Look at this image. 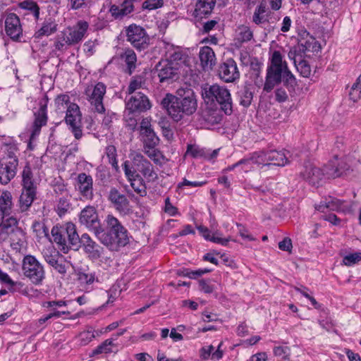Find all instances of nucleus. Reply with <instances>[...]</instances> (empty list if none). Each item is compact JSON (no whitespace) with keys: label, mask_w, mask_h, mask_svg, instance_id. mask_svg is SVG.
I'll return each mask as SVG.
<instances>
[{"label":"nucleus","mask_w":361,"mask_h":361,"mask_svg":"<svg viewBox=\"0 0 361 361\" xmlns=\"http://www.w3.org/2000/svg\"><path fill=\"white\" fill-rule=\"evenodd\" d=\"M161 104L176 122L194 114L197 107L196 96L193 90L188 87L178 89L176 95L166 94Z\"/></svg>","instance_id":"obj_1"},{"label":"nucleus","mask_w":361,"mask_h":361,"mask_svg":"<svg viewBox=\"0 0 361 361\" xmlns=\"http://www.w3.org/2000/svg\"><path fill=\"white\" fill-rule=\"evenodd\" d=\"M281 82L288 90H293L296 85V79L289 71L286 61L283 60L281 52L274 51L267 67L264 90L269 92Z\"/></svg>","instance_id":"obj_2"},{"label":"nucleus","mask_w":361,"mask_h":361,"mask_svg":"<svg viewBox=\"0 0 361 361\" xmlns=\"http://www.w3.org/2000/svg\"><path fill=\"white\" fill-rule=\"evenodd\" d=\"M202 96L206 104L212 108H219L228 115L232 113V99L226 87L217 84H207L202 88Z\"/></svg>","instance_id":"obj_3"},{"label":"nucleus","mask_w":361,"mask_h":361,"mask_svg":"<svg viewBox=\"0 0 361 361\" xmlns=\"http://www.w3.org/2000/svg\"><path fill=\"white\" fill-rule=\"evenodd\" d=\"M51 235L54 241L63 252L67 253L70 249L79 250L80 237L73 223L68 222L63 226H54L51 229Z\"/></svg>","instance_id":"obj_4"},{"label":"nucleus","mask_w":361,"mask_h":361,"mask_svg":"<svg viewBox=\"0 0 361 361\" xmlns=\"http://www.w3.org/2000/svg\"><path fill=\"white\" fill-rule=\"evenodd\" d=\"M122 167L126 177H142L139 174L140 172L148 182L154 181L158 178L152 164L140 153L134 154L131 164L126 161Z\"/></svg>","instance_id":"obj_5"},{"label":"nucleus","mask_w":361,"mask_h":361,"mask_svg":"<svg viewBox=\"0 0 361 361\" xmlns=\"http://www.w3.org/2000/svg\"><path fill=\"white\" fill-rule=\"evenodd\" d=\"M47 103L48 97L47 95H44L39 99V109L34 111L35 120L30 129V135L27 143V149L30 150L34 149L35 146L32 145V142L36 140L37 137L39 135L42 127L46 126L47 123Z\"/></svg>","instance_id":"obj_6"},{"label":"nucleus","mask_w":361,"mask_h":361,"mask_svg":"<svg viewBox=\"0 0 361 361\" xmlns=\"http://www.w3.org/2000/svg\"><path fill=\"white\" fill-rule=\"evenodd\" d=\"M97 238L102 244L111 251H117L120 247H124L130 243L128 231L126 228L118 231L105 233L103 227L97 235Z\"/></svg>","instance_id":"obj_7"},{"label":"nucleus","mask_w":361,"mask_h":361,"mask_svg":"<svg viewBox=\"0 0 361 361\" xmlns=\"http://www.w3.org/2000/svg\"><path fill=\"white\" fill-rule=\"evenodd\" d=\"M126 32L127 41L137 50L142 51L148 48L150 38L142 27L132 24L126 28Z\"/></svg>","instance_id":"obj_8"},{"label":"nucleus","mask_w":361,"mask_h":361,"mask_svg":"<svg viewBox=\"0 0 361 361\" xmlns=\"http://www.w3.org/2000/svg\"><path fill=\"white\" fill-rule=\"evenodd\" d=\"M24 276L35 285L40 284L44 278L42 265L32 255L24 257Z\"/></svg>","instance_id":"obj_9"},{"label":"nucleus","mask_w":361,"mask_h":361,"mask_svg":"<svg viewBox=\"0 0 361 361\" xmlns=\"http://www.w3.org/2000/svg\"><path fill=\"white\" fill-rule=\"evenodd\" d=\"M79 221L90 231L94 233L96 237L102 228L97 210L92 206H87L81 211Z\"/></svg>","instance_id":"obj_10"},{"label":"nucleus","mask_w":361,"mask_h":361,"mask_svg":"<svg viewBox=\"0 0 361 361\" xmlns=\"http://www.w3.org/2000/svg\"><path fill=\"white\" fill-rule=\"evenodd\" d=\"M80 247L82 248L85 254L92 261L100 259L104 252V247L96 243L87 233H83L80 238Z\"/></svg>","instance_id":"obj_11"},{"label":"nucleus","mask_w":361,"mask_h":361,"mask_svg":"<svg viewBox=\"0 0 361 361\" xmlns=\"http://www.w3.org/2000/svg\"><path fill=\"white\" fill-rule=\"evenodd\" d=\"M300 176L312 185H318L320 181L326 177V166L324 170L317 167L312 162L307 161L304 163L303 169Z\"/></svg>","instance_id":"obj_12"},{"label":"nucleus","mask_w":361,"mask_h":361,"mask_svg":"<svg viewBox=\"0 0 361 361\" xmlns=\"http://www.w3.org/2000/svg\"><path fill=\"white\" fill-rule=\"evenodd\" d=\"M108 200L114 209L122 215H128L133 212L127 197L121 194L116 188H111L109 192Z\"/></svg>","instance_id":"obj_13"},{"label":"nucleus","mask_w":361,"mask_h":361,"mask_svg":"<svg viewBox=\"0 0 361 361\" xmlns=\"http://www.w3.org/2000/svg\"><path fill=\"white\" fill-rule=\"evenodd\" d=\"M160 82H171L178 78V68L168 61H159L155 67Z\"/></svg>","instance_id":"obj_14"},{"label":"nucleus","mask_w":361,"mask_h":361,"mask_svg":"<svg viewBox=\"0 0 361 361\" xmlns=\"http://www.w3.org/2000/svg\"><path fill=\"white\" fill-rule=\"evenodd\" d=\"M219 75L226 82H234L240 78V72L233 59L228 58L219 66Z\"/></svg>","instance_id":"obj_15"},{"label":"nucleus","mask_w":361,"mask_h":361,"mask_svg":"<svg viewBox=\"0 0 361 361\" xmlns=\"http://www.w3.org/2000/svg\"><path fill=\"white\" fill-rule=\"evenodd\" d=\"M76 182L77 190L82 198L85 200H92L94 197L92 176L85 173H80L77 176Z\"/></svg>","instance_id":"obj_16"},{"label":"nucleus","mask_w":361,"mask_h":361,"mask_svg":"<svg viewBox=\"0 0 361 361\" xmlns=\"http://www.w3.org/2000/svg\"><path fill=\"white\" fill-rule=\"evenodd\" d=\"M18 161L16 157H10L0 164V183L8 184L16 176Z\"/></svg>","instance_id":"obj_17"},{"label":"nucleus","mask_w":361,"mask_h":361,"mask_svg":"<svg viewBox=\"0 0 361 361\" xmlns=\"http://www.w3.org/2000/svg\"><path fill=\"white\" fill-rule=\"evenodd\" d=\"M260 157L263 160L262 165L273 164L283 166L288 163V159L283 151L268 150L259 151Z\"/></svg>","instance_id":"obj_18"},{"label":"nucleus","mask_w":361,"mask_h":361,"mask_svg":"<svg viewBox=\"0 0 361 361\" xmlns=\"http://www.w3.org/2000/svg\"><path fill=\"white\" fill-rule=\"evenodd\" d=\"M32 173L27 166L24 168V190H25L26 198L24 200V206L30 207L37 195V186L32 181Z\"/></svg>","instance_id":"obj_19"},{"label":"nucleus","mask_w":361,"mask_h":361,"mask_svg":"<svg viewBox=\"0 0 361 361\" xmlns=\"http://www.w3.org/2000/svg\"><path fill=\"white\" fill-rule=\"evenodd\" d=\"M106 93V86L102 82L95 85L92 93L88 94V101L94 106V110L98 113H104L105 111L103 104V97Z\"/></svg>","instance_id":"obj_20"},{"label":"nucleus","mask_w":361,"mask_h":361,"mask_svg":"<svg viewBox=\"0 0 361 361\" xmlns=\"http://www.w3.org/2000/svg\"><path fill=\"white\" fill-rule=\"evenodd\" d=\"M150 107L149 100L142 92H136L126 103V108L130 112H142Z\"/></svg>","instance_id":"obj_21"},{"label":"nucleus","mask_w":361,"mask_h":361,"mask_svg":"<svg viewBox=\"0 0 361 361\" xmlns=\"http://www.w3.org/2000/svg\"><path fill=\"white\" fill-rule=\"evenodd\" d=\"M5 30L11 39L14 41L19 40L22 28L20 18L16 14L10 13L7 15L5 20Z\"/></svg>","instance_id":"obj_22"},{"label":"nucleus","mask_w":361,"mask_h":361,"mask_svg":"<svg viewBox=\"0 0 361 361\" xmlns=\"http://www.w3.org/2000/svg\"><path fill=\"white\" fill-rule=\"evenodd\" d=\"M88 27L87 22L80 20L73 27L64 30L70 39L71 46L77 44L82 41L87 31Z\"/></svg>","instance_id":"obj_23"},{"label":"nucleus","mask_w":361,"mask_h":361,"mask_svg":"<svg viewBox=\"0 0 361 361\" xmlns=\"http://www.w3.org/2000/svg\"><path fill=\"white\" fill-rule=\"evenodd\" d=\"M164 48L167 49L166 53L169 54V59L166 61L171 62L173 65H177L178 68L182 64H185L188 59V55L185 54L178 47L175 48L173 44L162 40Z\"/></svg>","instance_id":"obj_24"},{"label":"nucleus","mask_w":361,"mask_h":361,"mask_svg":"<svg viewBox=\"0 0 361 361\" xmlns=\"http://www.w3.org/2000/svg\"><path fill=\"white\" fill-rule=\"evenodd\" d=\"M336 161H331L329 164L326 166V178H335L341 176L346 171H349L350 165L344 159H341L337 164L338 155H335Z\"/></svg>","instance_id":"obj_25"},{"label":"nucleus","mask_w":361,"mask_h":361,"mask_svg":"<svg viewBox=\"0 0 361 361\" xmlns=\"http://www.w3.org/2000/svg\"><path fill=\"white\" fill-rule=\"evenodd\" d=\"M344 202L333 197H329L322 201L319 204L315 206V209L321 212H325L326 209L336 212H344L345 208L343 206Z\"/></svg>","instance_id":"obj_26"},{"label":"nucleus","mask_w":361,"mask_h":361,"mask_svg":"<svg viewBox=\"0 0 361 361\" xmlns=\"http://www.w3.org/2000/svg\"><path fill=\"white\" fill-rule=\"evenodd\" d=\"M199 58L200 60L201 66L204 70L212 69L216 63V56L213 49L208 47L204 46L200 48L199 52Z\"/></svg>","instance_id":"obj_27"},{"label":"nucleus","mask_w":361,"mask_h":361,"mask_svg":"<svg viewBox=\"0 0 361 361\" xmlns=\"http://www.w3.org/2000/svg\"><path fill=\"white\" fill-rule=\"evenodd\" d=\"M259 151L250 154L238 161L240 171L247 172L252 169L253 164H262L263 160L260 157Z\"/></svg>","instance_id":"obj_28"},{"label":"nucleus","mask_w":361,"mask_h":361,"mask_svg":"<svg viewBox=\"0 0 361 361\" xmlns=\"http://www.w3.org/2000/svg\"><path fill=\"white\" fill-rule=\"evenodd\" d=\"M236 94L239 104L244 107H248L251 104L253 99L252 85H246L240 87Z\"/></svg>","instance_id":"obj_29"},{"label":"nucleus","mask_w":361,"mask_h":361,"mask_svg":"<svg viewBox=\"0 0 361 361\" xmlns=\"http://www.w3.org/2000/svg\"><path fill=\"white\" fill-rule=\"evenodd\" d=\"M252 22L258 26H262L269 22L268 8L266 4L262 2L256 6L252 17Z\"/></svg>","instance_id":"obj_30"},{"label":"nucleus","mask_w":361,"mask_h":361,"mask_svg":"<svg viewBox=\"0 0 361 361\" xmlns=\"http://www.w3.org/2000/svg\"><path fill=\"white\" fill-rule=\"evenodd\" d=\"M216 4V0H197L195 4V16L202 18L212 13Z\"/></svg>","instance_id":"obj_31"},{"label":"nucleus","mask_w":361,"mask_h":361,"mask_svg":"<svg viewBox=\"0 0 361 361\" xmlns=\"http://www.w3.org/2000/svg\"><path fill=\"white\" fill-rule=\"evenodd\" d=\"M120 58L126 63V68L125 72L131 75L136 68L137 56L135 51L128 48L121 54Z\"/></svg>","instance_id":"obj_32"},{"label":"nucleus","mask_w":361,"mask_h":361,"mask_svg":"<svg viewBox=\"0 0 361 361\" xmlns=\"http://www.w3.org/2000/svg\"><path fill=\"white\" fill-rule=\"evenodd\" d=\"M39 16V7L32 0H24V18L37 21Z\"/></svg>","instance_id":"obj_33"},{"label":"nucleus","mask_w":361,"mask_h":361,"mask_svg":"<svg viewBox=\"0 0 361 361\" xmlns=\"http://www.w3.org/2000/svg\"><path fill=\"white\" fill-rule=\"evenodd\" d=\"M197 230L200 231V233L202 235L204 238L207 240L220 244L221 245L226 246L227 245L228 243L231 240V238H224L220 236H219V233L218 232H216L214 233L212 236L210 235V231L205 226H197Z\"/></svg>","instance_id":"obj_34"},{"label":"nucleus","mask_w":361,"mask_h":361,"mask_svg":"<svg viewBox=\"0 0 361 361\" xmlns=\"http://www.w3.org/2000/svg\"><path fill=\"white\" fill-rule=\"evenodd\" d=\"M81 118L79 106L76 104H70L68 106L66 115L65 117L66 123L70 126L78 124Z\"/></svg>","instance_id":"obj_35"},{"label":"nucleus","mask_w":361,"mask_h":361,"mask_svg":"<svg viewBox=\"0 0 361 361\" xmlns=\"http://www.w3.org/2000/svg\"><path fill=\"white\" fill-rule=\"evenodd\" d=\"M60 254L58 251H54L50 255L46 254L44 256L46 262L54 267L59 273L65 274L66 272V268L65 264L59 260Z\"/></svg>","instance_id":"obj_36"},{"label":"nucleus","mask_w":361,"mask_h":361,"mask_svg":"<svg viewBox=\"0 0 361 361\" xmlns=\"http://www.w3.org/2000/svg\"><path fill=\"white\" fill-rule=\"evenodd\" d=\"M127 178L130 182L133 189L140 196L145 197L147 195V187L142 177H127Z\"/></svg>","instance_id":"obj_37"},{"label":"nucleus","mask_w":361,"mask_h":361,"mask_svg":"<svg viewBox=\"0 0 361 361\" xmlns=\"http://www.w3.org/2000/svg\"><path fill=\"white\" fill-rule=\"evenodd\" d=\"M57 30V24L49 19L43 23L42 26L35 32L37 37H42L43 36H49L50 35L56 32Z\"/></svg>","instance_id":"obj_38"},{"label":"nucleus","mask_w":361,"mask_h":361,"mask_svg":"<svg viewBox=\"0 0 361 361\" xmlns=\"http://www.w3.org/2000/svg\"><path fill=\"white\" fill-rule=\"evenodd\" d=\"M105 222L106 224V231L104 230L105 233L118 231L121 229L126 228L119 220L112 214H108L106 216Z\"/></svg>","instance_id":"obj_39"},{"label":"nucleus","mask_w":361,"mask_h":361,"mask_svg":"<svg viewBox=\"0 0 361 361\" xmlns=\"http://www.w3.org/2000/svg\"><path fill=\"white\" fill-rule=\"evenodd\" d=\"M238 32L237 39L241 43L249 42L253 37V32L249 26L240 25L238 27Z\"/></svg>","instance_id":"obj_40"},{"label":"nucleus","mask_w":361,"mask_h":361,"mask_svg":"<svg viewBox=\"0 0 361 361\" xmlns=\"http://www.w3.org/2000/svg\"><path fill=\"white\" fill-rule=\"evenodd\" d=\"M54 45L56 49L59 51H65L71 46L70 39L64 30L58 35Z\"/></svg>","instance_id":"obj_41"},{"label":"nucleus","mask_w":361,"mask_h":361,"mask_svg":"<svg viewBox=\"0 0 361 361\" xmlns=\"http://www.w3.org/2000/svg\"><path fill=\"white\" fill-rule=\"evenodd\" d=\"M11 206V195L8 192L2 193L0 197V209L4 214L7 215L9 213Z\"/></svg>","instance_id":"obj_42"},{"label":"nucleus","mask_w":361,"mask_h":361,"mask_svg":"<svg viewBox=\"0 0 361 361\" xmlns=\"http://www.w3.org/2000/svg\"><path fill=\"white\" fill-rule=\"evenodd\" d=\"M114 338L106 339L99 345H98L93 351V355H98L102 353H109L112 352L111 347L114 345Z\"/></svg>","instance_id":"obj_43"},{"label":"nucleus","mask_w":361,"mask_h":361,"mask_svg":"<svg viewBox=\"0 0 361 361\" xmlns=\"http://www.w3.org/2000/svg\"><path fill=\"white\" fill-rule=\"evenodd\" d=\"M187 153L195 159L204 158L206 155V149L201 148L197 145H189L187 148Z\"/></svg>","instance_id":"obj_44"},{"label":"nucleus","mask_w":361,"mask_h":361,"mask_svg":"<svg viewBox=\"0 0 361 361\" xmlns=\"http://www.w3.org/2000/svg\"><path fill=\"white\" fill-rule=\"evenodd\" d=\"M105 153H106L107 158L109 159V163L113 167L117 168L118 167V162H117V159H116L117 154H116V149L115 146L111 145H108L106 147Z\"/></svg>","instance_id":"obj_45"},{"label":"nucleus","mask_w":361,"mask_h":361,"mask_svg":"<svg viewBox=\"0 0 361 361\" xmlns=\"http://www.w3.org/2000/svg\"><path fill=\"white\" fill-rule=\"evenodd\" d=\"M144 83L143 78L140 75H136L133 77L130 82L129 86L128 87V94H133L135 92V90L142 87V84Z\"/></svg>","instance_id":"obj_46"},{"label":"nucleus","mask_w":361,"mask_h":361,"mask_svg":"<svg viewBox=\"0 0 361 361\" xmlns=\"http://www.w3.org/2000/svg\"><path fill=\"white\" fill-rule=\"evenodd\" d=\"M297 71L300 73V75L304 78H308L311 73L310 66L305 60H300L295 65Z\"/></svg>","instance_id":"obj_47"},{"label":"nucleus","mask_w":361,"mask_h":361,"mask_svg":"<svg viewBox=\"0 0 361 361\" xmlns=\"http://www.w3.org/2000/svg\"><path fill=\"white\" fill-rule=\"evenodd\" d=\"M78 279L81 283L90 285L92 284L96 280L97 277L95 273H85L80 271L78 274Z\"/></svg>","instance_id":"obj_48"},{"label":"nucleus","mask_w":361,"mask_h":361,"mask_svg":"<svg viewBox=\"0 0 361 361\" xmlns=\"http://www.w3.org/2000/svg\"><path fill=\"white\" fill-rule=\"evenodd\" d=\"M33 231L36 233V235L39 238L48 237L49 229L47 226L40 222H35L32 224Z\"/></svg>","instance_id":"obj_49"},{"label":"nucleus","mask_w":361,"mask_h":361,"mask_svg":"<svg viewBox=\"0 0 361 361\" xmlns=\"http://www.w3.org/2000/svg\"><path fill=\"white\" fill-rule=\"evenodd\" d=\"M361 261V252H357L345 255L343 259V263L345 266H352Z\"/></svg>","instance_id":"obj_50"},{"label":"nucleus","mask_w":361,"mask_h":361,"mask_svg":"<svg viewBox=\"0 0 361 361\" xmlns=\"http://www.w3.org/2000/svg\"><path fill=\"white\" fill-rule=\"evenodd\" d=\"M145 153L154 161L155 164H161V158H162V155L161 152L155 147H144Z\"/></svg>","instance_id":"obj_51"},{"label":"nucleus","mask_w":361,"mask_h":361,"mask_svg":"<svg viewBox=\"0 0 361 361\" xmlns=\"http://www.w3.org/2000/svg\"><path fill=\"white\" fill-rule=\"evenodd\" d=\"M164 6L163 0H145L142 4L143 10H155Z\"/></svg>","instance_id":"obj_52"},{"label":"nucleus","mask_w":361,"mask_h":361,"mask_svg":"<svg viewBox=\"0 0 361 361\" xmlns=\"http://www.w3.org/2000/svg\"><path fill=\"white\" fill-rule=\"evenodd\" d=\"M159 139L155 133L147 135V137L143 139L144 147H155L159 143Z\"/></svg>","instance_id":"obj_53"},{"label":"nucleus","mask_w":361,"mask_h":361,"mask_svg":"<svg viewBox=\"0 0 361 361\" xmlns=\"http://www.w3.org/2000/svg\"><path fill=\"white\" fill-rule=\"evenodd\" d=\"M212 271V269H199L195 271H190L189 269H185V275H187V277L190 279H195L202 276L203 274L209 273Z\"/></svg>","instance_id":"obj_54"},{"label":"nucleus","mask_w":361,"mask_h":361,"mask_svg":"<svg viewBox=\"0 0 361 361\" xmlns=\"http://www.w3.org/2000/svg\"><path fill=\"white\" fill-rule=\"evenodd\" d=\"M96 176L103 183H106L109 178V172L107 169L104 166H100L97 168Z\"/></svg>","instance_id":"obj_55"},{"label":"nucleus","mask_w":361,"mask_h":361,"mask_svg":"<svg viewBox=\"0 0 361 361\" xmlns=\"http://www.w3.org/2000/svg\"><path fill=\"white\" fill-rule=\"evenodd\" d=\"M79 338L80 339V343L85 345L94 338V334L92 329H90L81 332L79 335Z\"/></svg>","instance_id":"obj_56"},{"label":"nucleus","mask_w":361,"mask_h":361,"mask_svg":"<svg viewBox=\"0 0 361 361\" xmlns=\"http://www.w3.org/2000/svg\"><path fill=\"white\" fill-rule=\"evenodd\" d=\"M69 207L70 202L67 199L64 197L60 198L57 205L58 214L60 216L64 214L68 211Z\"/></svg>","instance_id":"obj_57"},{"label":"nucleus","mask_w":361,"mask_h":361,"mask_svg":"<svg viewBox=\"0 0 361 361\" xmlns=\"http://www.w3.org/2000/svg\"><path fill=\"white\" fill-rule=\"evenodd\" d=\"M274 353L276 356L286 359L290 355V349L287 346H276L274 348Z\"/></svg>","instance_id":"obj_58"},{"label":"nucleus","mask_w":361,"mask_h":361,"mask_svg":"<svg viewBox=\"0 0 361 361\" xmlns=\"http://www.w3.org/2000/svg\"><path fill=\"white\" fill-rule=\"evenodd\" d=\"M200 289L205 293H212L214 290V286L210 283L209 281L201 279L199 281Z\"/></svg>","instance_id":"obj_59"},{"label":"nucleus","mask_w":361,"mask_h":361,"mask_svg":"<svg viewBox=\"0 0 361 361\" xmlns=\"http://www.w3.org/2000/svg\"><path fill=\"white\" fill-rule=\"evenodd\" d=\"M55 102H56V104L57 107L59 109H61V107L64 109V106H63L64 104L69 106V104H71V102H70V97L67 94H60V95H59L56 98Z\"/></svg>","instance_id":"obj_60"},{"label":"nucleus","mask_w":361,"mask_h":361,"mask_svg":"<svg viewBox=\"0 0 361 361\" xmlns=\"http://www.w3.org/2000/svg\"><path fill=\"white\" fill-rule=\"evenodd\" d=\"M69 314L68 312H64V311H57L55 310L53 312H51L48 314L47 315L41 317L39 319V324H44L49 319L53 318V317H60L62 314Z\"/></svg>","instance_id":"obj_61"},{"label":"nucleus","mask_w":361,"mask_h":361,"mask_svg":"<svg viewBox=\"0 0 361 361\" xmlns=\"http://www.w3.org/2000/svg\"><path fill=\"white\" fill-rule=\"evenodd\" d=\"M164 211L170 216H175L176 214H178L177 208L171 203L169 197H166L165 199Z\"/></svg>","instance_id":"obj_62"},{"label":"nucleus","mask_w":361,"mask_h":361,"mask_svg":"<svg viewBox=\"0 0 361 361\" xmlns=\"http://www.w3.org/2000/svg\"><path fill=\"white\" fill-rule=\"evenodd\" d=\"M204 117L206 121L212 124L219 123L221 120V116L216 111H214L212 114H205Z\"/></svg>","instance_id":"obj_63"},{"label":"nucleus","mask_w":361,"mask_h":361,"mask_svg":"<svg viewBox=\"0 0 361 361\" xmlns=\"http://www.w3.org/2000/svg\"><path fill=\"white\" fill-rule=\"evenodd\" d=\"M237 226L239 227V235L243 238L249 241H254L255 238L249 233L248 231L241 224H237Z\"/></svg>","instance_id":"obj_64"}]
</instances>
